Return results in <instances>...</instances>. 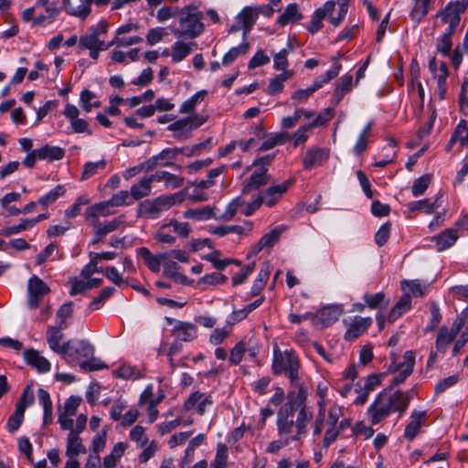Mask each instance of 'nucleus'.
<instances>
[{
	"label": "nucleus",
	"mask_w": 468,
	"mask_h": 468,
	"mask_svg": "<svg viewBox=\"0 0 468 468\" xmlns=\"http://www.w3.org/2000/svg\"><path fill=\"white\" fill-rule=\"evenodd\" d=\"M228 448L224 443L217 445V451L214 460L210 463V468H226L228 463Z\"/></svg>",
	"instance_id": "680f3d73"
},
{
	"label": "nucleus",
	"mask_w": 468,
	"mask_h": 468,
	"mask_svg": "<svg viewBox=\"0 0 468 468\" xmlns=\"http://www.w3.org/2000/svg\"><path fill=\"white\" fill-rule=\"evenodd\" d=\"M371 317L355 316L348 322H346V331L345 339L352 341L362 335L367 329L372 324Z\"/></svg>",
	"instance_id": "2eb2a0df"
},
{
	"label": "nucleus",
	"mask_w": 468,
	"mask_h": 468,
	"mask_svg": "<svg viewBox=\"0 0 468 468\" xmlns=\"http://www.w3.org/2000/svg\"><path fill=\"white\" fill-rule=\"evenodd\" d=\"M314 128V127L310 122L301 125L293 133L290 134V142L292 147L297 148L303 145L312 135Z\"/></svg>",
	"instance_id": "473e14b6"
},
{
	"label": "nucleus",
	"mask_w": 468,
	"mask_h": 468,
	"mask_svg": "<svg viewBox=\"0 0 468 468\" xmlns=\"http://www.w3.org/2000/svg\"><path fill=\"white\" fill-rule=\"evenodd\" d=\"M342 65L335 61L332 65V68L328 69L324 75H321L314 79L311 87L314 92L321 89L324 85L329 83L333 79H335L340 72Z\"/></svg>",
	"instance_id": "ea45409f"
},
{
	"label": "nucleus",
	"mask_w": 468,
	"mask_h": 468,
	"mask_svg": "<svg viewBox=\"0 0 468 468\" xmlns=\"http://www.w3.org/2000/svg\"><path fill=\"white\" fill-rule=\"evenodd\" d=\"M427 418L426 411L413 410L410 422L406 426L404 436L408 441H413L420 431L423 420Z\"/></svg>",
	"instance_id": "393cba45"
},
{
	"label": "nucleus",
	"mask_w": 468,
	"mask_h": 468,
	"mask_svg": "<svg viewBox=\"0 0 468 468\" xmlns=\"http://www.w3.org/2000/svg\"><path fill=\"white\" fill-rule=\"evenodd\" d=\"M464 2H450L443 9L435 16L434 27L440 28L448 25L445 30L455 31L461 21V14L466 9Z\"/></svg>",
	"instance_id": "0eeeda50"
},
{
	"label": "nucleus",
	"mask_w": 468,
	"mask_h": 468,
	"mask_svg": "<svg viewBox=\"0 0 468 468\" xmlns=\"http://www.w3.org/2000/svg\"><path fill=\"white\" fill-rule=\"evenodd\" d=\"M457 230L447 229L433 238L438 251H443L455 244L458 239Z\"/></svg>",
	"instance_id": "bb28decb"
},
{
	"label": "nucleus",
	"mask_w": 468,
	"mask_h": 468,
	"mask_svg": "<svg viewBox=\"0 0 468 468\" xmlns=\"http://www.w3.org/2000/svg\"><path fill=\"white\" fill-rule=\"evenodd\" d=\"M24 359L28 366L36 368L39 373H47L51 368L49 361L35 349L25 350Z\"/></svg>",
	"instance_id": "4be33fe9"
},
{
	"label": "nucleus",
	"mask_w": 468,
	"mask_h": 468,
	"mask_svg": "<svg viewBox=\"0 0 468 468\" xmlns=\"http://www.w3.org/2000/svg\"><path fill=\"white\" fill-rule=\"evenodd\" d=\"M217 210L218 208L215 206L188 208L184 211L183 217L195 221H207L211 218L217 219Z\"/></svg>",
	"instance_id": "412c9836"
},
{
	"label": "nucleus",
	"mask_w": 468,
	"mask_h": 468,
	"mask_svg": "<svg viewBox=\"0 0 468 468\" xmlns=\"http://www.w3.org/2000/svg\"><path fill=\"white\" fill-rule=\"evenodd\" d=\"M80 104L84 112H90L93 108L100 107L101 101L96 100L94 92L83 90L80 95Z\"/></svg>",
	"instance_id": "3c124183"
},
{
	"label": "nucleus",
	"mask_w": 468,
	"mask_h": 468,
	"mask_svg": "<svg viewBox=\"0 0 468 468\" xmlns=\"http://www.w3.org/2000/svg\"><path fill=\"white\" fill-rule=\"evenodd\" d=\"M268 182L267 168L260 167L253 171L251 174L249 183L246 186L247 189H257L261 186H264Z\"/></svg>",
	"instance_id": "603ef678"
},
{
	"label": "nucleus",
	"mask_w": 468,
	"mask_h": 468,
	"mask_svg": "<svg viewBox=\"0 0 468 468\" xmlns=\"http://www.w3.org/2000/svg\"><path fill=\"white\" fill-rule=\"evenodd\" d=\"M166 224L181 239H187L192 230L188 222H180L176 218L169 219Z\"/></svg>",
	"instance_id": "0e129e2a"
},
{
	"label": "nucleus",
	"mask_w": 468,
	"mask_h": 468,
	"mask_svg": "<svg viewBox=\"0 0 468 468\" xmlns=\"http://www.w3.org/2000/svg\"><path fill=\"white\" fill-rule=\"evenodd\" d=\"M126 450V446L123 442H117L110 454L106 455L103 459V467L104 468H114L117 464V462L123 455Z\"/></svg>",
	"instance_id": "49530a36"
},
{
	"label": "nucleus",
	"mask_w": 468,
	"mask_h": 468,
	"mask_svg": "<svg viewBox=\"0 0 468 468\" xmlns=\"http://www.w3.org/2000/svg\"><path fill=\"white\" fill-rule=\"evenodd\" d=\"M302 18V14L298 10L296 4H290L285 8L284 12L278 16L277 23L284 27L289 23H293Z\"/></svg>",
	"instance_id": "a18cd8bd"
},
{
	"label": "nucleus",
	"mask_w": 468,
	"mask_h": 468,
	"mask_svg": "<svg viewBox=\"0 0 468 468\" xmlns=\"http://www.w3.org/2000/svg\"><path fill=\"white\" fill-rule=\"evenodd\" d=\"M180 153H184V148H165L146 161V168L147 170H153L158 165L173 166L172 160Z\"/></svg>",
	"instance_id": "a211bd4d"
},
{
	"label": "nucleus",
	"mask_w": 468,
	"mask_h": 468,
	"mask_svg": "<svg viewBox=\"0 0 468 468\" xmlns=\"http://www.w3.org/2000/svg\"><path fill=\"white\" fill-rule=\"evenodd\" d=\"M373 126L372 122H368L364 129L359 133L356 144L353 148V153L356 155H360L363 152L366 151L367 147V141L371 134V129Z\"/></svg>",
	"instance_id": "de8ad7c7"
},
{
	"label": "nucleus",
	"mask_w": 468,
	"mask_h": 468,
	"mask_svg": "<svg viewBox=\"0 0 468 468\" xmlns=\"http://www.w3.org/2000/svg\"><path fill=\"white\" fill-rule=\"evenodd\" d=\"M300 410L296 419L289 420H276L278 437L285 440L289 444L300 441L307 434V427L313 419V411L306 406V400L300 401Z\"/></svg>",
	"instance_id": "20e7f679"
},
{
	"label": "nucleus",
	"mask_w": 468,
	"mask_h": 468,
	"mask_svg": "<svg viewBox=\"0 0 468 468\" xmlns=\"http://www.w3.org/2000/svg\"><path fill=\"white\" fill-rule=\"evenodd\" d=\"M206 436L200 433L190 440L185 451V457L183 459L181 468H185L184 464H187L190 462H192L194 458L195 450L204 442Z\"/></svg>",
	"instance_id": "4d7b16f0"
},
{
	"label": "nucleus",
	"mask_w": 468,
	"mask_h": 468,
	"mask_svg": "<svg viewBox=\"0 0 468 468\" xmlns=\"http://www.w3.org/2000/svg\"><path fill=\"white\" fill-rule=\"evenodd\" d=\"M90 6H91L90 0H80L79 5L73 6L69 3L66 6V9L69 15L79 17L80 19H85L91 12Z\"/></svg>",
	"instance_id": "864d4df0"
},
{
	"label": "nucleus",
	"mask_w": 468,
	"mask_h": 468,
	"mask_svg": "<svg viewBox=\"0 0 468 468\" xmlns=\"http://www.w3.org/2000/svg\"><path fill=\"white\" fill-rule=\"evenodd\" d=\"M352 87H353V76L350 74L343 75L338 80V81L335 85L333 99H332V103L335 106L338 105L339 102L344 98V96L352 90Z\"/></svg>",
	"instance_id": "a878e982"
},
{
	"label": "nucleus",
	"mask_w": 468,
	"mask_h": 468,
	"mask_svg": "<svg viewBox=\"0 0 468 468\" xmlns=\"http://www.w3.org/2000/svg\"><path fill=\"white\" fill-rule=\"evenodd\" d=\"M463 325L462 319H457L452 323L451 329L443 326L440 329L437 339L436 347L438 350L444 351L446 347L455 339Z\"/></svg>",
	"instance_id": "6ab92c4d"
},
{
	"label": "nucleus",
	"mask_w": 468,
	"mask_h": 468,
	"mask_svg": "<svg viewBox=\"0 0 468 468\" xmlns=\"http://www.w3.org/2000/svg\"><path fill=\"white\" fill-rule=\"evenodd\" d=\"M283 230V226H277L264 234L260 240L251 247L249 256H256L264 249L271 250L279 241Z\"/></svg>",
	"instance_id": "dca6fc26"
},
{
	"label": "nucleus",
	"mask_w": 468,
	"mask_h": 468,
	"mask_svg": "<svg viewBox=\"0 0 468 468\" xmlns=\"http://www.w3.org/2000/svg\"><path fill=\"white\" fill-rule=\"evenodd\" d=\"M105 44L103 40L97 37V33H91L90 31H89V34L81 36L79 40L80 49H91L98 47L101 48L102 45Z\"/></svg>",
	"instance_id": "6e6d98bb"
},
{
	"label": "nucleus",
	"mask_w": 468,
	"mask_h": 468,
	"mask_svg": "<svg viewBox=\"0 0 468 468\" xmlns=\"http://www.w3.org/2000/svg\"><path fill=\"white\" fill-rule=\"evenodd\" d=\"M249 49V44L247 42H243L238 47L231 48L223 57L222 64L224 66H229L233 63L237 58L241 55L247 53Z\"/></svg>",
	"instance_id": "e2e57ef3"
},
{
	"label": "nucleus",
	"mask_w": 468,
	"mask_h": 468,
	"mask_svg": "<svg viewBox=\"0 0 468 468\" xmlns=\"http://www.w3.org/2000/svg\"><path fill=\"white\" fill-rule=\"evenodd\" d=\"M431 0H414L410 16L412 21L420 23L428 14Z\"/></svg>",
	"instance_id": "37998d69"
},
{
	"label": "nucleus",
	"mask_w": 468,
	"mask_h": 468,
	"mask_svg": "<svg viewBox=\"0 0 468 468\" xmlns=\"http://www.w3.org/2000/svg\"><path fill=\"white\" fill-rule=\"evenodd\" d=\"M343 415V409L334 403L327 410V420L324 428V437L322 440L323 447L328 448L344 430V421L340 420Z\"/></svg>",
	"instance_id": "6e6552de"
},
{
	"label": "nucleus",
	"mask_w": 468,
	"mask_h": 468,
	"mask_svg": "<svg viewBox=\"0 0 468 468\" xmlns=\"http://www.w3.org/2000/svg\"><path fill=\"white\" fill-rule=\"evenodd\" d=\"M330 157V150L325 147L312 146L307 148L303 157V170L310 171L325 164Z\"/></svg>",
	"instance_id": "f8f14e48"
},
{
	"label": "nucleus",
	"mask_w": 468,
	"mask_h": 468,
	"mask_svg": "<svg viewBox=\"0 0 468 468\" xmlns=\"http://www.w3.org/2000/svg\"><path fill=\"white\" fill-rule=\"evenodd\" d=\"M124 217L119 216L117 218H112V220L101 222L100 220H95L93 222H90V225L94 229H98L99 235H103L104 237L111 232L115 231L119 229V227L123 223Z\"/></svg>",
	"instance_id": "2f4dec72"
},
{
	"label": "nucleus",
	"mask_w": 468,
	"mask_h": 468,
	"mask_svg": "<svg viewBox=\"0 0 468 468\" xmlns=\"http://www.w3.org/2000/svg\"><path fill=\"white\" fill-rule=\"evenodd\" d=\"M259 16L257 7L245 6L236 16V20L241 25L244 37L250 32Z\"/></svg>",
	"instance_id": "aec40b11"
},
{
	"label": "nucleus",
	"mask_w": 468,
	"mask_h": 468,
	"mask_svg": "<svg viewBox=\"0 0 468 468\" xmlns=\"http://www.w3.org/2000/svg\"><path fill=\"white\" fill-rule=\"evenodd\" d=\"M453 139L457 140L462 147L468 146V122L464 119L460 120L452 132Z\"/></svg>",
	"instance_id": "bf43d9fd"
},
{
	"label": "nucleus",
	"mask_w": 468,
	"mask_h": 468,
	"mask_svg": "<svg viewBox=\"0 0 468 468\" xmlns=\"http://www.w3.org/2000/svg\"><path fill=\"white\" fill-rule=\"evenodd\" d=\"M65 191L64 186L58 185L45 196L39 197L37 199V204L43 207H48L49 204L54 203L58 197H62L65 194Z\"/></svg>",
	"instance_id": "69168bd1"
},
{
	"label": "nucleus",
	"mask_w": 468,
	"mask_h": 468,
	"mask_svg": "<svg viewBox=\"0 0 468 468\" xmlns=\"http://www.w3.org/2000/svg\"><path fill=\"white\" fill-rule=\"evenodd\" d=\"M138 255L144 260L145 265L153 272H159L163 261L165 260L163 258V253L160 255H154L149 249L141 247L138 250Z\"/></svg>",
	"instance_id": "c756f323"
},
{
	"label": "nucleus",
	"mask_w": 468,
	"mask_h": 468,
	"mask_svg": "<svg viewBox=\"0 0 468 468\" xmlns=\"http://www.w3.org/2000/svg\"><path fill=\"white\" fill-rule=\"evenodd\" d=\"M61 330L58 326H48L47 329V342L52 351L63 356L66 349V342L60 344L64 338Z\"/></svg>",
	"instance_id": "b1692460"
},
{
	"label": "nucleus",
	"mask_w": 468,
	"mask_h": 468,
	"mask_svg": "<svg viewBox=\"0 0 468 468\" xmlns=\"http://www.w3.org/2000/svg\"><path fill=\"white\" fill-rule=\"evenodd\" d=\"M441 207L440 198L437 197L433 202L430 199L424 198L418 201H412L408 204V209L411 212L422 211L426 214L434 213Z\"/></svg>",
	"instance_id": "c9c22d12"
},
{
	"label": "nucleus",
	"mask_w": 468,
	"mask_h": 468,
	"mask_svg": "<svg viewBox=\"0 0 468 468\" xmlns=\"http://www.w3.org/2000/svg\"><path fill=\"white\" fill-rule=\"evenodd\" d=\"M86 447L83 445L80 435L75 434L73 431H69L67 439L66 455L69 458H76L80 454L86 453Z\"/></svg>",
	"instance_id": "7c9ffc66"
},
{
	"label": "nucleus",
	"mask_w": 468,
	"mask_h": 468,
	"mask_svg": "<svg viewBox=\"0 0 468 468\" xmlns=\"http://www.w3.org/2000/svg\"><path fill=\"white\" fill-rule=\"evenodd\" d=\"M152 179L150 176L143 177L139 182L133 184L130 188L133 200H140L152 193Z\"/></svg>",
	"instance_id": "cd10ccee"
},
{
	"label": "nucleus",
	"mask_w": 468,
	"mask_h": 468,
	"mask_svg": "<svg viewBox=\"0 0 468 468\" xmlns=\"http://www.w3.org/2000/svg\"><path fill=\"white\" fill-rule=\"evenodd\" d=\"M106 161L101 159L97 162H88L83 165L81 174V180H87L96 175L98 171L103 170L106 167Z\"/></svg>",
	"instance_id": "774afa93"
},
{
	"label": "nucleus",
	"mask_w": 468,
	"mask_h": 468,
	"mask_svg": "<svg viewBox=\"0 0 468 468\" xmlns=\"http://www.w3.org/2000/svg\"><path fill=\"white\" fill-rule=\"evenodd\" d=\"M114 374L117 378L122 379H138L143 376L136 367L128 364L122 365Z\"/></svg>",
	"instance_id": "052dcab7"
},
{
	"label": "nucleus",
	"mask_w": 468,
	"mask_h": 468,
	"mask_svg": "<svg viewBox=\"0 0 468 468\" xmlns=\"http://www.w3.org/2000/svg\"><path fill=\"white\" fill-rule=\"evenodd\" d=\"M73 314V303L68 302L62 304L57 312L56 323L58 327L60 329H66L69 325L68 319L71 318Z\"/></svg>",
	"instance_id": "09e8293b"
},
{
	"label": "nucleus",
	"mask_w": 468,
	"mask_h": 468,
	"mask_svg": "<svg viewBox=\"0 0 468 468\" xmlns=\"http://www.w3.org/2000/svg\"><path fill=\"white\" fill-rule=\"evenodd\" d=\"M430 70L434 74V78L437 81V87L435 90V96L438 97L440 101L445 98L447 92L446 80L448 77V69L447 65L444 62L440 64V67L437 68V64L435 59H431L429 63Z\"/></svg>",
	"instance_id": "f3484780"
},
{
	"label": "nucleus",
	"mask_w": 468,
	"mask_h": 468,
	"mask_svg": "<svg viewBox=\"0 0 468 468\" xmlns=\"http://www.w3.org/2000/svg\"><path fill=\"white\" fill-rule=\"evenodd\" d=\"M288 54L289 50L282 48L273 56V69L275 70L282 72L293 71L292 69H289Z\"/></svg>",
	"instance_id": "338daca9"
},
{
	"label": "nucleus",
	"mask_w": 468,
	"mask_h": 468,
	"mask_svg": "<svg viewBox=\"0 0 468 468\" xmlns=\"http://www.w3.org/2000/svg\"><path fill=\"white\" fill-rule=\"evenodd\" d=\"M164 268V274L169 278H172L174 281L177 282H183L186 280V277L183 274L178 273V265L176 261H172L170 258H166L162 264Z\"/></svg>",
	"instance_id": "13d9d810"
},
{
	"label": "nucleus",
	"mask_w": 468,
	"mask_h": 468,
	"mask_svg": "<svg viewBox=\"0 0 468 468\" xmlns=\"http://www.w3.org/2000/svg\"><path fill=\"white\" fill-rule=\"evenodd\" d=\"M411 308V299L410 293H403L397 303L388 314V320L392 323L407 313Z\"/></svg>",
	"instance_id": "72a5a7b5"
},
{
	"label": "nucleus",
	"mask_w": 468,
	"mask_h": 468,
	"mask_svg": "<svg viewBox=\"0 0 468 468\" xmlns=\"http://www.w3.org/2000/svg\"><path fill=\"white\" fill-rule=\"evenodd\" d=\"M392 363L388 367V372L394 373L399 371V374L391 381V388L393 386L402 384L406 378L413 372L415 365V355L412 351L409 350L404 353L403 362L396 363V355L392 354Z\"/></svg>",
	"instance_id": "9d476101"
},
{
	"label": "nucleus",
	"mask_w": 468,
	"mask_h": 468,
	"mask_svg": "<svg viewBox=\"0 0 468 468\" xmlns=\"http://www.w3.org/2000/svg\"><path fill=\"white\" fill-rule=\"evenodd\" d=\"M152 182H165L166 188H178L184 184V178L167 171H157L150 176Z\"/></svg>",
	"instance_id": "c85d7f7f"
},
{
	"label": "nucleus",
	"mask_w": 468,
	"mask_h": 468,
	"mask_svg": "<svg viewBox=\"0 0 468 468\" xmlns=\"http://www.w3.org/2000/svg\"><path fill=\"white\" fill-rule=\"evenodd\" d=\"M62 357L70 365H80L84 371H94L103 367V365L94 357V346L84 339L67 341Z\"/></svg>",
	"instance_id": "7ed1b4c3"
},
{
	"label": "nucleus",
	"mask_w": 468,
	"mask_h": 468,
	"mask_svg": "<svg viewBox=\"0 0 468 468\" xmlns=\"http://www.w3.org/2000/svg\"><path fill=\"white\" fill-rule=\"evenodd\" d=\"M244 206V199L241 196L233 198L226 207L224 213L218 216L217 220L229 221L231 220L238 211L241 212V207Z\"/></svg>",
	"instance_id": "79ce46f5"
},
{
	"label": "nucleus",
	"mask_w": 468,
	"mask_h": 468,
	"mask_svg": "<svg viewBox=\"0 0 468 468\" xmlns=\"http://www.w3.org/2000/svg\"><path fill=\"white\" fill-rule=\"evenodd\" d=\"M202 14L193 5L183 7L179 12L180 29H176L174 35L178 37L195 38L204 30L201 22Z\"/></svg>",
	"instance_id": "39448f33"
},
{
	"label": "nucleus",
	"mask_w": 468,
	"mask_h": 468,
	"mask_svg": "<svg viewBox=\"0 0 468 468\" xmlns=\"http://www.w3.org/2000/svg\"><path fill=\"white\" fill-rule=\"evenodd\" d=\"M327 410L326 407L321 406L317 408V412L311 424L312 433L314 438L321 436L324 431L327 420Z\"/></svg>",
	"instance_id": "c03bdc74"
},
{
	"label": "nucleus",
	"mask_w": 468,
	"mask_h": 468,
	"mask_svg": "<svg viewBox=\"0 0 468 468\" xmlns=\"http://www.w3.org/2000/svg\"><path fill=\"white\" fill-rule=\"evenodd\" d=\"M184 200V193L178 192L169 196H160L154 199H146L140 202L137 209L138 217L156 218L159 214L170 208L176 204H180Z\"/></svg>",
	"instance_id": "423d86ee"
},
{
	"label": "nucleus",
	"mask_w": 468,
	"mask_h": 468,
	"mask_svg": "<svg viewBox=\"0 0 468 468\" xmlns=\"http://www.w3.org/2000/svg\"><path fill=\"white\" fill-rule=\"evenodd\" d=\"M213 404L214 399L211 394L195 391L185 401L184 408L186 410H195L198 415L202 416Z\"/></svg>",
	"instance_id": "ddd939ff"
},
{
	"label": "nucleus",
	"mask_w": 468,
	"mask_h": 468,
	"mask_svg": "<svg viewBox=\"0 0 468 468\" xmlns=\"http://www.w3.org/2000/svg\"><path fill=\"white\" fill-rule=\"evenodd\" d=\"M293 182V179H288L281 184H273L264 191H261L258 197L261 204L266 205L268 207H272L282 199Z\"/></svg>",
	"instance_id": "9b49d317"
},
{
	"label": "nucleus",
	"mask_w": 468,
	"mask_h": 468,
	"mask_svg": "<svg viewBox=\"0 0 468 468\" xmlns=\"http://www.w3.org/2000/svg\"><path fill=\"white\" fill-rule=\"evenodd\" d=\"M272 351V373L276 376H285L289 379L291 388L297 391L298 399L306 400L308 388L300 378L301 362L296 352L292 349L282 351L277 345L273 346Z\"/></svg>",
	"instance_id": "f257e3e1"
},
{
	"label": "nucleus",
	"mask_w": 468,
	"mask_h": 468,
	"mask_svg": "<svg viewBox=\"0 0 468 468\" xmlns=\"http://www.w3.org/2000/svg\"><path fill=\"white\" fill-rule=\"evenodd\" d=\"M112 207H113V206L109 200L91 205L85 211V219L89 222H93L95 220H99L100 217L111 216L114 214Z\"/></svg>",
	"instance_id": "5701e85b"
},
{
	"label": "nucleus",
	"mask_w": 468,
	"mask_h": 468,
	"mask_svg": "<svg viewBox=\"0 0 468 468\" xmlns=\"http://www.w3.org/2000/svg\"><path fill=\"white\" fill-rule=\"evenodd\" d=\"M292 76L293 71H286L271 79L267 87V93L271 96L281 93L284 88V82L292 79Z\"/></svg>",
	"instance_id": "58836bf2"
},
{
	"label": "nucleus",
	"mask_w": 468,
	"mask_h": 468,
	"mask_svg": "<svg viewBox=\"0 0 468 468\" xmlns=\"http://www.w3.org/2000/svg\"><path fill=\"white\" fill-rule=\"evenodd\" d=\"M401 290L411 297H422L427 293L428 286L419 280L402 281Z\"/></svg>",
	"instance_id": "a19ab883"
},
{
	"label": "nucleus",
	"mask_w": 468,
	"mask_h": 468,
	"mask_svg": "<svg viewBox=\"0 0 468 468\" xmlns=\"http://www.w3.org/2000/svg\"><path fill=\"white\" fill-rule=\"evenodd\" d=\"M292 392L289 393L290 400L284 403L277 412V420H294V412L300 410V404L297 401V395L294 399H291Z\"/></svg>",
	"instance_id": "4c0bfd02"
},
{
	"label": "nucleus",
	"mask_w": 468,
	"mask_h": 468,
	"mask_svg": "<svg viewBox=\"0 0 468 468\" xmlns=\"http://www.w3.org/2000/svg\"><path fill=\"white\" fill-rule=\"evenodd\" d=\"M189 123L188 119L184 118L174 122L167 129L175 133V137L186 139L192 131Z\"/></svg>",
	"instance_id": "8fccbe9b"
},
{
	"label": "nucleus",
	"mask_w": 468,
	"mask_h": 468,
	"mask_svg": "<svg viewBox=\"0 0 468 468\" xmlns=\"http://www.w3.org/2000/svg\"><path fill=\"white\" fill-rule=\"evenodd\" d=\"M407 400L408 398L402 395L400 391L391 392V388L383 389L367 409L371 424H378L392 412H405Z\"/></svg>",
	"instance_id": "f03ea898"
},
{
	"label": "nucleus",
	"mask_w": 468,
	"mask_h": 468,
	"mask_svg": "<svg viewBox=\"0 0 468 468\" xmlns=\"http://www.w3.org/2000/svg\"><path fill=\"white\" fill-rule=\"evenodd\" d=\"M165 319L169 324H175L171 333L176 339L190 342L197 337V328L193 323L177 321L170 317Z\"/></svg>",
	"instance_id": "4468645a"
},
{
	"label": "nucleus",
	"mask_w": 468,
	"mask_h": 468,
	"mask_svg": "<svg viewBox=\"0 0 468 468\" xmlns=\"http://www.w3.org/2000/svg\"><path fill=\"white\" fill-rule=\"evenodd\" d=\"M207 93V92L205 90L196 92L194 95H192L189 99H187L181 104L179 112L180 113L192 112L196 109L197 105L198 103H200L205 99Z\"/></svg>",
	"instance_id": "5fc2aeb1"
},
{
	"label": "nucleus",
	"mask_w": 468,
	"mask_h": 468,
	"mask_svg": "<svg viewBox=\"0 0 468 468\" xmlns=\"http://www.w3.org/2000/svg\"><path fill=\"white\" fill-rule=\"evenodd\" d=\"M197 45L194 42L185 43L176 41L172 46V59L174 62H180L185 59L193 50L197 49Z\"/></svg>",
	"instance_id": "e433bc0d"
},
{
	"label": "nucleus",
	"mask_w": 468,
	"mask_h": 468,
	"mask_svg": "<svg viewBox=\"0 0 468 468\" xmlns=\"http://www.w3.org/2000/svg\"><path fill=\"white\" fill-rule=\"evenodd\" d=\"M50 292L49 286L37 275H32L27 281V304L30 310L38 308L44 296Z\"/></svg>",
	"instance_id": "1a4fd4ad"
},
{
	"label": "nucleus",
	"mask_w": 468,
	"mask_h": 468,
	"mask_svg": "<svg viewBox=\"0 0 468 468\" xmlns=\"http://www.w3.org/2000/svg\"><path fill=\"white\" fill-rule=\"evenodd\" d=\"M38 160H48L49 162L61 160L65 155V151L59 146H52L45 144L44 146L36 149Z\"/></svg>",
	"instance_id": "f704fd0d"
}]
</instances>
